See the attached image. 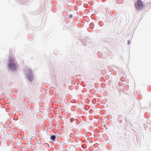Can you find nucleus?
Returning <instances> with one entry per match:
<instances>
[{
	"instance_id": "f257e3e1",
	"label": "nucleus",
	"mask_w": 151,
	"mask_h": 151,
	"mask_svg": "<svg viewBox=\"0 0 151 151\" xmlns=\"http://www.w3.org/2000/svg\"><path fill=\"white\" fill-rule=\"evenodd\" d=\"M14 60L13 58H10L9 60V67L10 69L12 70H16L17 69V65L14 61Z\"/></svg>"
},
{
	"instance_id": "f03ea898",
	"label": "nucleus",
	"mask_w": 151,
	"mask_h": 151,
	"mask_svg": "<svg viewBox=\"0 0 151 151\" xmlns=\"http://www.w3.org/2000/svg\"><path fill=\"white\" fill-rule=\"evenodd\" d=\"M135 6L137 9H140L143 7L142 1L140 0H138L137 3L135 5Z\"/></svg>"
},
{
	"instance_id": "7ed1b4c3",
	"label": "nucleus",
	"mask_w": 151,
	"mask_h": 151,
	"mask_svg": "<svg viewBox=\"0 0 151 151\" xmlns=\"http://www.w3.org/2000/svg\"><path fill=\"white\" fill-rule=\"evenodd\" d=\"M28 78L29 80L31 81L33 79V76L31 74H30L28 76Z\"/></svg>"
},
{
	"instance_id": "20e7f679",
	"label": "nucleus",
	"mask_w": 151,
	"mask_h": 151,
	"mask_svg": "<svg viewBox=\"0 0 151 151\" xmlns=\"http://www.w3.org/2000/svg\"><path fill=\"white\" fill-rule=\"evenodd\" d=\"M51 138L52 140L54 141L55 139V135H52L51 136Z\"/></svg>"
},
{
	"instance_id": "39448f33",
	"label": "nucleus",
	"mask_w": 151,
	"mask_h": 151,
	"mask_svg": "<svg viewBox=\"0 0 151 151\" xmlns=\"http://www.w3.org/2000/svg\"><path fill=\"white\" fill-rule=\"evenodd\" d=\"M68 17L70 18H71L73 17V16L72 15L70 14L69 16Z\"/></svg>"
},
{
	"instance_id": "423d86ee",
	"label": "nucleus",
	"mask_w": 151,
	"mask_h": 151,
	"mask_svg": "<svg viewBox=\"0 0 151 151\" xmlns=\"http://www.w3.org/2000/svg\"><path fill=\"white\" fill-rule=\"evenodd\" d=\"M74 120V119L71 118L70 119V121L71 122H72Z\"/></svg>"
}]
</instances>
